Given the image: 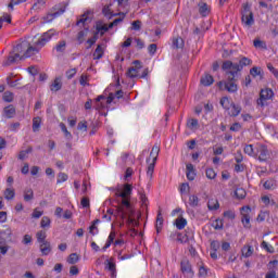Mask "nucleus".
<instances>
[{"label": "nucleus", "instance_id": "1", "mask_svg": "<svg viewBox=\"0 0 278 278\" xmlns=\"http://www.w3.org/2000/svg\"><path fill=\"white\" fill-rule=\"evenodd\" d=\"M253 61H251V59L242 56L239 60V64L238 63H233L231 61H224L223 65H222V71L226 72V75H238V73H240V71H242L244 68V66H250V64H252Z\"/></svg>", "mask_w": 278, "mask_h": 278}, {"label": "nucleus", "instance_id": "2", "mask_svg": "<svg viewBox=\"0 0 278 278\" xmlns=\"http://www.w3.org/2000/svg\"><path fill=\"white\" fill-rule=\"evenodd\" d=\"M90 14L92 13L90 11H87L76 22L77 27H79V25H81V27H85V30H80L77 35L78 45H83L89 29L87 25L89 23H92V17H90Z\"/></svg>", "mask_w": 278, "mask_h": 278}, {"label": "nucleus", "instance_id": "3", "mask_svg": "<svg viewBox=\"0 0 278 278\" xmlns=\"http://www.w3.org/2000/svg\"><path fill=\"white\" fill-rule=\"evenodd\" d=\"M238 74H228V78L226 80H222L217 83L219 90H226V92L235 93L238 92V79L236 76Z\"/></svg>", "mask_w": 278, "mask_h": 278}, {"label": "nucleus", "instance_id": "4", "mask_svg": "<svg viewBox=\"0 0 278 278\" xmlns=\"http://www.w3.org/2000/svg\"><path fill=\"white\" fill-rule=\"evenodd\" d=\"M241 21L245 27H252L255 24V20L253 18V11H251V5L249 3H244L241 10Z\"/></svg>", "mask_w": 278, "mask_h": 278}, {"label": "nucleus", "instance_id": "5", "mask_svg": "<svg viewBox=\"0 0 278 278\" xmlns=\"http://www.w3.org/2000/svg\"><path fill=\"white\" fill-rule=\"evenodd\" d=\"M66 8H68V2H63L59 5H55L53 10H58L53 13H48L47 16L43 17L45 23H51L53 18H58V16H62L66 12Z\"/></svg>", "mask_w": 278, "mask_h": 278}, {"label": "nucleus", "instance_id": "6", "mask_svg": "<svg viewBox=\"0 0 278 278\" xmlns=\"http://www.w3.org/2000/svg\"><path fill=\"white\" fill-rule=\"evenodd\" d=\"M255 149V155H258L260 162H268V160H270V150H268L266 144L258 143Z\"/></svg>", "mask_w": 278, "mask_h": 278}, {"label": "nucleus", "instance_id": "7", "mask_svg": "<svg viewBox=\"0 0 278 278\" xmlns=\"http://www.w3.org/2000/svg\"><path fill=\"white\" fill-rule=\"evenodd\" d=\"M275 97V92L270 88L262 89L260 92V98L257 99L256 103L261 108H264L266 104L265 101H270Z\"/></svg>", "mask_w": 278, "mask_h": 278}, {"label": "nucleus", "instance_id": "8", "mask_svg": "<svg viewBox=\"0 0 278 278\" xmlns=\"http://www.w3.org/2000/svg\"><path fill=\"white\" fill-rule=\"evenodd\" d=\"M131 192H134V187L130 184H125L124 190L115 189V197L116 199H131Z\"/></svg>", "mask_w": 278, "mask_h": 278}, {"label": "nucleus", "instance_id": "9", "mask_svg": "<svg viewBox=\"0 0 278 278\" xmlns=\"http://www.w3.org/2000/svg\"><path fill=\"white\" fill-rule=\"evenodd\" d=\"M53 36H55V30L50 29L47 33H45L36 42L37 47H45L47 45V42H49L51 40V38H53Z\"/></svg>", "mask_w": 278, "mask_h": 278}, {"label": "nucleus", "instance_id": "10", "mask_svg": "<svg viewBox=\"0 0 278 278\" xmlns=\"http://www.w3.org/2000/svg\"><path fill=\"white\" fill-rule=\"evenodd\" d=\"M135 66L129 67L126 75L127 77H130V79H134L138 77V73H140V68H142V62L140 61H134Z\"/></svg>", "mask_w": 278, "mask_h": 278}, {"label": "nucleus", "instance_id": "11", "mask_svg": "<svg viewBox=\"0 0 278 278\" xmlns=\"http://www.w3.org/2000/svg\"><path fill=\"white\" fill-rule=\"evenodd\" d=\"M40 46L36 45V47L31 46V43L28 42V47L26 48V51L24 54L20 58V60H25L27 58H31V55H36L40 51Z\"/></svg>", "mask_w": 278, "mask_h": 278}, {"label": "nucleus", "instance_id": "12", "mask_svg": "<svg viewBox=\"0 0 278 278\" xmlns=\"http://www.w3.org/2000/svg\"><path fill=\"white\" fill-rule=\"evenodd\" d=\"M22 55L12 51L10 52L7 60L3 62V66H12V64H16V62L21 61Z\"/></svg>", "mask_w": 278, "mask_h": 278}, {"label": "nucleus", "instance_id": "13", "mask_svg": "<svg viewBox=\"0 0 278 278\" xmlns=\"http://www.w3.org/2000/svg\"><path fill=\"white\" fill-rule=\"evenodd\" d=\"M180 270L184 275H189V277H192L194 275V271H192V265H190V261L182 260L180 263Z\"/></svg>", "mask_w": 278, "mask_h": 278}, {"label": "nucleus", "instance_id": "14", "mask_svg": "<svg viewBox=\"0 0 278 278\" xmlns=\"http://www.w3.org/2000/svg\"><path fill=\"white\" fill-rule=\"evenodd\" d=\"M198 8H199V14L205 18L206 16H210V14L212 13V7H210L207 3L205 2H199L198 3Z\"/></svg>", "mask_w": 278, "mask_h": 278}, {"label": "nucleus", "instance_id": "15", "mask_svg": "<svg viewBox=\"0 0 278 278\" xmlns=\"http://www.w3.org/2000/svg\"><path fill=\"white\" fill-rule=\"evenodd\" d=\"M128 210V212H131V198H122V206L118 207V212L123 214V216H126L125 208Z\"/></svg>", "mask_w": 278, "mask_h": 278}, {"label": "nucleus", "instance_id": "16", "mask_svg": "<svg viewBox=\"0 0 278 278\" xmlns=\"http://www.w3.org/2000/svg\"><path fill=\"white\" fill-rule=\"evenodd\" d=\"M14 116H16V108H14L12 104H9L3 109L4 118H14Z\"/></svg>", "mask_w": 278, "mask_h": 278}, {"label": "nucleus", "instance_id": "17", "mask_svg": "<svg viewBox=\"0 0 278 278\" xmlns=\"http://www.w3.org/2000/svg\"><path fill=\"white\" fill-rule=\"evenodd\" d=\"M114 16H119L118 18H115L112 23L109 24V27H116L119 23H123L125 21V13L118 12L115 14H112L110 18H114Z\"/></svg>", "mask_w": 278, "mask_h": 278}, {"label": "nucleus", "instance_id": "18", "mask_svg": "<svg viewBox=\"0 0 278 278\" xmlns=\"http://www.w3.org/2000/svg\"><path fill=\"white\" fill-rule=\"evenodd\" d=\"M27 47H28V42L23 41L13 48V52L17 53V55H21V53H23V55H25V52L27 51Z\"/></svg>", "mask_w": 278, "mask_h": 278}, {"label": "nucleus", "instance_id": "19", "mask_svg": "<svg viewBox=\"0 0 278 278\" xmlns=\"http://www.w3.org/2000/svg\"><path fill=\"white\" fill-rule=\"evenodd\" d=\"M50 90L51 92H59V90H62V78L56 77L50 85Z\"/></svg>", "mask_w": 278, "mask_h": 278}, {"label": "nucleus", "instance_id": "20", "mask_svg": "<svg viewBox=\"0 0 278 278\" xmlns=\"http://www.w3.org/2000/svg\"><path fill=\"white\" fill-rule=\"evenodd\" d=\"M240 112H242V106H240V104H236V103L231 102V111H230L229 115L232 118H236V116H240Z\"/></svg>", "mask_w": 278, "mask_h": 278}, {"label": "nucleus", "instance_id": "21", "mask_svg": "<svg viewBox=\"0 0 278 278\" xmlns=\"http://www.w3.org/2000/svg\"><path fill=\"white\" fill-rule=\"evenodd\" d=\"M39 249L42 255H49V253H51V242L45 241L40 243Z\"/></svg>", "mask_w": 278, "mask_h": 278}, {"label": "nucleus", "instance_id": "22", "mask_svg": "<svg viewBox=\"0 0 278 278\" xmlns=\"http://www.w3.org/2000/svg\"><path fill=\"white\" fill-rule=\"evenodd\" d=\"M184 38L181 37H174L172 40V47L173 49H184Z\"/></svg>", "mask_w": 278, "mask_h": 278}, {"label": "nucleus", "instance_id": "23", "mask_svg": "<svg viewBox=\"0 0 278 278\" xmlns=\"http://www.w3.org/2000/svg\"><path fill=\"white\" fill-rule=\"evenodd\" d=\"M123 90H117L115 93H110L109 97L106 98V103L110 104L114 99H123Z\"/></svg>", "mask_w": 278, "mask_h": 278}, {"label": "nucleus", "instance_id": "24", "mask_svg": "<svg viewBox=\"0 0 278 278\" xmlns=\"http://www.w3.org/2000/svg\"><path fill=\"white\" fill-rule=\"evenodd\" d=\"M175 226L177 229L181 230V229H186V225H188V220H186V218H184L182 216L178 217L175 220Z\"/></svg>", "mask_w": 278, "mask_h": 278}, {"label": "nucleus", "instance_id": "25", "mask_svg": "<svg viewBox=\"0 0 278 278\" xmlns=\"http://www.w3.org/2000/svg\"><path fill=\"white\" fill-rule=\"evenodd\" d=\"M201 84L202 86H212V84H214V77L210 74H206L204 76H202L201 78Z\"/></svg>", "mask_w": 278, "mask_h": 278}, {"label": "nucleus", "instance_id": "26", "mask_svg": "<svg viewBox=\"0 0 278 278\" xmlns=\"http://www.w3.org/2000/svg\"><path fill=\"white\" fill-rule=\"evenodd\" d=\"M34 151V148H31V146H29L26 150H22L20 151V154H18V160L23 161V160H27L29 153H33Z\"/></svg>", "mask_w": 278, "mask_h": 278}, {"label": "nucleus", "instance_id": "27", "mask_svg": "<svg viewBox=\"0 0 278 278\" xmlns=\"http://www.w3.org/2000/svg\"><path fill=\"white\" fill-rule=\"evenodd\" d=\"M99 223H101V219H94L89 227V233H91V236H97V233H99V228L97 227Z\"/></svg>", "mask_w": 278, "mask_h": 278}, {"label": "nucleus", "instance_id": "28", "mask_svg": "<svg viewBox=\"0 0 278 278\" xmlns=\"http://www.w3.org/2000/svg\"><path fill=\"white\" fill-rule=\"evenodd\" d=\"M164 225V217L162 216V211H159L156 216V231L160 233L162 231V226Z\"/></svg>", "mask_w": 278, "mask_h": 278}, {"label": "nucleus", "instance_id": "29", "mask_svg": "<svg viewBox=\"0 0 278 278\" xmlns=\"http://www.w3.org/2000/svg\"><path fill=\"white\" fill-rule=\"evenodd\" d=\"M177 236L176 240L177 242H180V244H186L188 242V235H184L181 232H177L170 236V238H175Z\"/></svg>", "mask_w": 278, "mask_h": 278}, {"label": "nucleus", "instance_id": "30", "mask_svg": "<svg viewBox=\"0 0 278 278\" xmlns=\"http://www.w3.org/2000/svg\"><path fill=\"white\" fill-rule=\"evenodd\" d=\"M42 124V118L40 116H37L33 118V131H40V125Z\"/></svg>", "mask_w": 278, "mask_h": 278}, {"label": "nucleus", "instance_id": "31", "mask_svg": "<svg viewBox=\"0 0 278 278\" xmlns=\"http://www.w3.org/2000/svg\"><path fill=\"white\" fill-rule=\"evenodd\" d=\"M243 151L247 155H250V157H257L255 149H253V144H247Z\"/></svg>", "mask_w": 278, "mask_h": 278}, {"label": "nucleus", "instance_id": "32", "mask_svg": "<svg viewBox=\"0 0 278 278\" xmlns=\"http://www.w3.org/2000/svg\"><path fill=\"white\" fill-rule=\"evenodd\" d=\"M253 247L251 245H244L241 250V253L243 255V257H251V255H253Z\"/></svg>", "mask_w": 278, "mask_h": 278}, {"label": "nucleus", "instance_id": "33", "mask_svg": "<svg viewBox=\"0 0 278 278\" xmlns=\"http://www.w3.org/2000/svg\"><path fill=\"white\" fill-rule=\"evenodd\" d=\"M160 155V146L154 144L150 152V156L153 157L154 162H157V156Z\"/></svg>", "mask_w": 278, "mask_h": 278}, {"label": "nucleus", "instance_id": "34", "mask_svg": "<svg viewBox=\"0 0 278 278\" xmlns=\"http://www.w3.org/2000/svg\"><path fill=\"white\" fill-rule=\"evenodd\" d=\"M111 8H112V3L104 5L103 9H102V14H103L106 18H109V20H110V16H111L112 14H116V13L112 12V9H111Z\"/></svg>", "mask_w": 278, "mask_h": 278}, {"label": "nucleus", "instance_id": "35", "mask_svg": "<svg viewBox=\"0 0 278 278\" xmlns=\"http://www.w3.org/2000/svg\"><path fill=\"white\" fill-rule=\"evenodd\" d=\"M47 3V0H37L34 4L31 10H34L35 12H38V10H42V8H45Z\"/></svg>", "mask_w": 278, "mask_h": 278}, {"label": "nucleus", "instance_id": "36", "mask_svg": "<svg viewBox=\"0 0 278 278\" xmlns=\"http://www.w3.org/2000/svg\"><path fill=\"white\" fill-rule=\"evenodd\" d=\"M101 58H103V48L98 45L93 52V60H101Z\"/></svg>", "mask_w": 278, "mask_h": 278}, {"label": "nucleus", "instance_id": "37", "mask_svg": "<svg viewBox=\"0 0 278 278\" xmlns=\"http://www.w3.org/2000/svg\"><path fill=\"white\" fill-rule=\"evenodd\" d=\"M219 103L222 108H224V110H229L231 108V101L229 100L228 97H223Z\"/></svg>", "mask_w": 278, "mask_h": 278}, {"label": "nucleus", "instance_id": "38", "mask_svg": "<svg viewBox=\"0 0 278 278\" xmlns=\"http://www.w3.org/2000/svg\"><path fill=\"white\" fill-rule=\"evenodd\" d=\"M61 130L63 131L66 140H73V135L71 134V131H68V129L66 128V124L61 123L60 124Z\"/></svg>", "mask_w": 278, "mask_h": 278}, {"label": "nucleus", "instance_id": "39", "mask_svg": "<svg viewBox=\"0 0 278 278\" xmlns=\"http://www.w3.org/2000/svg\"><path fill=\"white\" fill-rule=\"evenodd\" d=\"M199 277H205L207 275V268L203 262L198 263Z\"/></svg>", "mask_w": 278, "mask_h": 278}, {"label": "nucleus", "instance_id": "40", "mask_svg": "<svg viewBox=\"0 0 278 278\" xmlns=\"http://www.w3.org/2000/svg\"><path fill=\"white\" fill-rule=\"evenodd\" d=\"M207 207L211 212H213L214 210H218V207H220V204L218 203V200H210L207 202Z\"/></svg>", "mask_w": 278, "mask_h": 278}, {"label": "nucleus", "instance_id": "41", "mask_svg": "<svg viewBox=\"0 0 278 278\" xmlns=\"http://www.w3.org/2000/svg\"><path fill=\"white\" fill-rule=\"evenodd\" d=\"M250 75H252V77H262L264 73L262 72V67L254 66L250 70Z\"/></svg>", "mask_w": 278, "mask_h": 278}, {"label": "nucleus", "instance_id": "42", "mask_svg": "<svg viewBox=\"0 0 278 278\" xmlns=\"http://www.w3.org/2000/svg\"><path fill=\"white\" fill-rule=\"evenodd\" d=\"M54 49L58 53H64V51H66V41L64 40L59 41V45H56Z\"/></svg>", "mask_w": 278, "mask_h": 278}, {"label": "nucleus", "instance_id": "43", "mask_svg": "<svg viewBox=\"0 0 278 278\" xmlns=\"http://www.w3.org/2000/svg\"><path fill=\"white\" fill-rule=\"evenodd\" d=\"M103 100H105V96H99L96 99L94 110H103L104 105L103 102H101Z\"/></svg>", "mask_w": 278, "mask_h": 278}, {"label": "nucleus", "instance_id": "44", "mask_svg": "<svg viewBox=\"0 0 278 278\" xmlns=\"http://www.w3.org/2000/svg\"><path fill=\"white\" fill-rule=\"evenodd\" d=\"M37 242L41 244L42 242H47V232L45 230H40L37 232Z\"/></svg>", "mask_w": 278, "mask_h": 278}, {"label": "nucleus", "instance_id": "45", "mask_svg": "<svg viewBox=\"0 0 278 278\" xmlns=\"http://www.w3.org/2000/svg\"><path fill=\"white\" fill-rule=\"evenodd\" d=\"M40 227L42 229L51 227V218H49L48 216H43L40 222Z\"/></svg>", "mask_w": 278, "mask_h": 278}, {"label": "nucleus", "instance_id": "46", "mask_svg": "<svg viewBox=\"0 0 278 278\" xmlns=\"http://www.w3.org/2000/svg\"><path fill=\"white\" fill-rule=\"evenodd\" d=\"M155 164L156 162L152 160V163L149 164L147 175L150 179H153V173H155Z\"/></svg>", "mask_w": 278, "mask_h": 278}, {"label": "nucleus", "instance_id": "47", "mask_svg": "<svg viewBox=\"0 0 278 278\" xmlns=\"http://www.w3.org/2000/svg\"><path fill=\"white\" fill-rule=\"evenodd\" d=\"M79 262V255L77 253H72L67 257V264H77Z\"/></svg>", "mask_w": 278, "mask_h": 278}, {"label": "nucleus", "instance_id": "48", "mask_svg": "<svg viewBox=\"0 0 278 278\" xmlns=\"http://www.w3.org/2000/svg\"><path fill=\"white\" fill-rule=\"evenodd\" d=\"M34 200V190L33 189H26L24 191V201L29 202Z\"/></svg>", "mask_w": 278, "mask_h": 278}, {"label": "nucleus", "instance_id": "49", "mask_svg": "<svg viewBox=\"0 0 278 278\" xmlns=\"http://www.w3.org/2000/svg\"><path fill=\"white\" fill-rule=\"evenodd\" d=\"M14 197H15L14 189L7 188L4 191V199H7V201H12Z\"/></svg>", "mask_w": 278, "mask_h": 278}, {"label": "nucleus", "instance_id": "50", "mask_svg": "<svg viewBox=\"0 0 278 278\" xmlns=\"http://www.w3.org/2000/svg\"><path fill=\"white\" fill-rule=\"evenodd\" d=\"M235 197H237V199H240V200L245 199L247 198V191L242 188H238L235 191Z\"/></svg>", "mask_w": 278, "mask_h": 278}, {"label": "nucleus", "instance_id": "51", "mask_svg": "<svg viewBox=\"0 0 278 278\" xmlns=\"http://www.w3.org/2000/svg\"><path fill=\"white\" fill-rule=\"evenodd\" d=\"M3 101H5V103H12V101H14V93L11 91H5L3 93Z\"/></svg>", "mask_w": 278, "mask_h": 278}, {"label": "nucleus", "instance_id": "52", "mask_svg": "<svg viewBox=\"0 0 278 278\" xmlns=\"http://www.w3.org/2000/svg\"><path fill=\"white\" fill-rule=\"evenodd\" d=\"M189 205L191 207H199V197L197 195H190L189 197Z\"/></svg>", "mask_w": 278, "mask_h": 278}, {"label": "nucleus", "instance_id": "53", "mask_svg": "<svg viewBox=\"0 0 278 278\" xmlns=\"http://www.w3.org/2000/svg\"><path fill=\"white\" fill-rule=\"evenodd\" d=\"M3 23H12V16H10L9 14H4L0 17V29L3 28Z\"/></svg>", "mask_w": 278, "mask_h": 278}, {"label": "nucleus", "instance_id": "54", "mask_svg": "<svg viewBox=\"0 0 278 278\" xmlns=\"http://www.w3.org/2000/svg\"><path fill=\"white\" fill-rule=\"evenodd\" d=\"M110 29H112V27H110V24L109 25H106V24H104V25L97 24V31H102L101 36H103V34H105V31H110Z\"/></svg>", "mask_w": 278, "mask_h": 278}, {"label": "nucleus", "instance_id": "55", "mask_svg": "<svg viewBox=\"0 0 278 278\" xmlns=\"http://www.w3.org/2000/svg\"><path fill=\"white\" fill-rule=\"evenodd\" d=\"M106 268L110 270L112 277H116V264L108 262Z\"/></svg>", "mask_w": 278, "mask_h": 278}, {"label": "nucleus", "instance_id": "56", "mask_svg": "<svg viewBox=\"0 0 278 278\" xmlns=\"http://www.w3.org/2000/svg\"><path fill=\"white\" fill-rule=\"evenodd\" d=\"M253 45L255 49H266V43L261 39H254Z\"/></svg>", "mask_w": 278, "mask_h": 278}, {"label": "nucleus", "instance_id": "57", "mask_svg": "<svg viewBox=\"0 0 278 278\" xmlns=\"http://www.w3.org/2000/svg\"><path fill=\"white\" fill-rule=\"evenodd\" d=\"M241 222L244 227H249L251 225V216H249V214H243Z\"/></svg>", "mask_w": 278, "mask_h": 278}, {"label": "nucleus", "instance_id": "58", "mask_svg": "<svg viewBox=\"0 0 278 278\" xmlns=\"http://www.w3.org/2000/svg\"><path fill=\"white\" fill-rule=\"evenodd\" d=\"M27 0H11V2L8 4L9 10H14V5H21V3H25Z\"/></svg>", "mask_w": 278, "mask_h": 278}, {"label": "nucleus", "instance_id": "59", "mask_svg": "<svg viewBox=\"0 0 278 278\" xmlns=\"http://www.w3.org/2000/svg\"><path fill=\"white\" fill-rule=\"evenodd\" d=\"M97 40H99V37L97 36V34L94 36H92L91 38H89L87 40V49H91L92 46L97 42Z\"/></svg>", "mask_w": 278, "mask_h": 278}, {"label": "nucleus", "instance_id": "60", "mask_svg": "<svg viewBox=\"0 0 278 278\" xmlns=\"http://www.w3.org/2000/svg\"><path fill=\"white\" fill-rule=\"evenodd\" d=\"M263 186L265 190H273V188H275V180H266Z\"/></svg>", "mask_w": 278, "mask_h": 278}, {"label": "nucleus", "instance_id": "61", "mask_svg": "<svg viewBox=\"0 0 278 278\" xmlns=\"http://www.w3.org/2000/svg\"><path fill=\"white\" fill-rule=\"evenodd\" d=\"M68 175L64 173H59L56 184H62L64 181H67Z\"/></svg>", "mask_w": 278, "mask_h": 278}, {"label": "nucleus", "instance_id": "62", "mask_svg": "<svg viewBox=\"0 0 278 278\" xmlns=\"http://www.w3.org/2000/svg\"><path fill=\"white\" fill-rule=\"evenodd\" d=\"M206 177L207 179H215L216 178V172L214 168H207L206 169Z\"/></svg>", "mask_w": 278, "mask_h": 278}, {"label": "nucleus", "instance_id": "63", "mask_svg": "<svg viewBox=\"0 0 278 278\" xmlns=\"http://www.w3.org/2000/svg\"><path fill=\"white\" fill-rule=\"evenodd\" d=\"M79 84L80 86H90V84H88V75L83 74L80 76Z\"/></svg>", "mask_w": 278, "mask_h": 278}, {"label": "nucleus", "instance_id": "64", "mask_svg": "<svg viewBox=\"0 0 278 278\" xmlns=\"http://www.w3.org/2000/svg\"><path fill=\"white\" fill-rule=\"evenodd\" d=\"M148 51H149L150 55H153L154 53L157 52V45H155V43L150 45L148 47Z\"/></svg>", "mask_w": 278, "mask_h": 278}]
</instances>
